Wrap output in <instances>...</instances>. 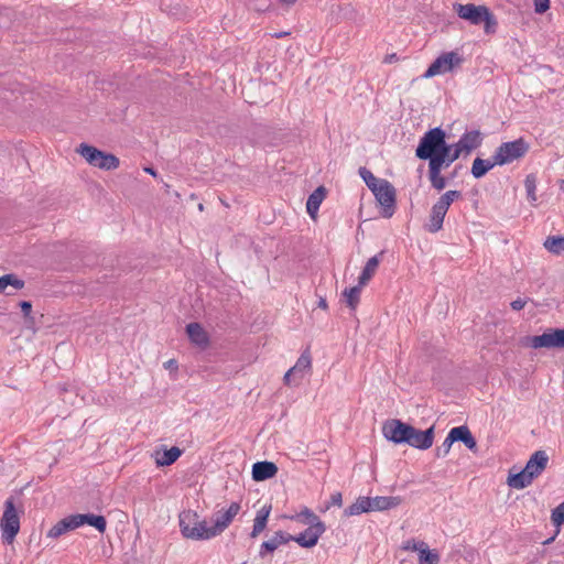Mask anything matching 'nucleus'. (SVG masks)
I'll return each instance as SVG.
<instances>
[{
    "label": "nucleus",
    "instance_id": "a878e982",
    "mask_svg": "<svg viewBox=\"0 0 564 564\" xmlns=\"http://www.w3.org/2000/svg\"><path fill=\"white\" fill-rule=\"evenodd\" d=\"M182 455V451L173 446L169 449L156 451L154 454V460L158 466H170L176 462Z\"/></svg>",
    "mask_w": 564,
    "mask_h": 564
},
{
    "label": "nucleus",
    "instance_id": "4468645a",
    "mask_svg": "<svg viewBox=\"0 0 564 564\" xmlns=\"http://www.w3.org/2000/svg\"><path fill=\"white\" fill-rule=\"evenodd\" d=\"M412 426L397 419L388 420L382 425L383 436L394 444H405Z\"/></svg>",
    "mask_w": 564,
    "mask_h": 564
},
{
    "label": "nucleus",
    "instance_id": "3c124183",
    "mask_svg": "<svg viewBox=\"0 0 564 564\" xmlns=\"http://www.w3.org/2000/svg\"><path fill=\"white\" fill-rule=\"evenodd\" d=\"M560 189L564 193V180L560 182Z\"/></svg>",
    "mask_w": 564,
    "mask_h": 564
},
{
    "label": "nucleus",
    "instance_id": "412c9836",
    "mask_svg": "<svg viewBox=\"0 0 564 564\" xmlns=\"http://www.w3.org/2000/svg\"><path fill=\"white\" fill-rule=\"evenodd\" d=\"M278 473V467L272 462H257L252 466V478L256 481H263L274 477Z\"/></svg>",
    "mask_w": 564,
    "mask_h": 564
},
{
    "label": "nucleus",
    "instance_id": "a19ab883",
    "mask_svg": "<svg viewBox=\"0 0 564 564\" xmlns=\"http://www.w3.org/2000/svg\"><path fill=\"white\" fill-rule=\"evenodd\" d=\"M453 444L454 442L451 441V436L447 434L443 444L436 449V456L445 457L449 453Z\"/></svg>",
    "mask_w": 564,
    "mask_h": 564
},
{
    "label": "nucleus",
    "instance_id": "49530a36",
    "mask_svg": "<svg viewBox=\"0 0 564 564\" xmlns=\"http://www.w3.org/2000/svg\"><path fill=\"white\" fill-rule=\"evenodd\" d=\"M164 367H165L166 369H174V368H176V361H175V360H173V359H171V360H169V361H166V362L164 364Z\"/></svg>",
    "mask_w": 564,
    "mask_h": 564
},
{
    "label": "nucleus",
    "instance_id": "f3484780",
    "mask_svg": "<svg viewBox=\"0 0 564 564\" xmlns=\"http://www.w3.org/2000/svg\"><path fill=\"white\" fill-rule=\"evenodd\" d=\"M434 441V426L425 431L416 430L412 426V432H409L408 441L405 444L417 448V449H429L433 445Z\"/></svg>",
    "mask_w": 564,
    "mask_h": 564
},
{
    "label": "nucleus",
    "instance_id": "c85d7f7f",
    "mask_svg": "<svg viewBox=\"0 0 564 564\" xmlns=\"http://www.w3.org/2000/svg\"><path fill=\"white\" fill-rule=\"evenodd\" d=\"M76 517H77L79 528L83 527L84 524H88V525L94 527L100 533H104L106 531L107 522H106L105 517H102V516H97V514H93V513H87V514L78 513V514H76Z\"/></svg>",
    "mask_w": 564,
    "mask_h": 564
},
{
    "label": "nucleus",
    "instance_id": "a211bd4d",
    "mask_svg": "<svg viewBox=\"0 0 564 564\" xmlns=\"http://www.w3.org/2000/svg\"><path fill=\"white\" fill-rule=\"evenodd\" d=\"M453 162H442L434 160L432 163H429V178L431 181L432 186L442 191L446 186V180L442 176V170L448 167Z\"/></svg>",
    "mask_w": 564,
    "mask_h": 564
},
{
    "label": "nucleus",
    "instance_id": "423d86ee",
    "mask_svg": "<svg viewBox=\"0 0 564 564\" xmlns=\"http://www.w3.org/2000/svg\"><path fill=\"white\" fill-rule=\"evenodd\" d=\"M460 197V192L458 191H447L444 193L440 199L433 205L431 209V215L429 223L426 224V229L430 232H437L443 227L444 218L447 214V210L452 203Z\"/></svg>",
    "mask_w": 564,
    "mask_h": 564
},
{
    "label": "nucleus",
    "instance_id": "7c9ffc66",
    "mask_svg": "<svg viewBox=\"0 0 564 564\" xmlns=\"http://www.w3.org/2000/svg\"><path fill=\"white\" fill-rule=\"evenodd\" d=\"M379 264L380 256H373L367 261L358 279L361 285H367L377 272Z\"/></svg>",
    "mask_w": 564,
    "mask_h": 564
},
{
    "label": "nucleus",
    "instance_id": "bb28decb",
    "mask_svg": "<svg viewBox=\"0 0 564 564\" xmlns=\"http://www.w3.org/2000/svg\"><path fill=\"white\" fill-rule=\"evenodd\" d=\"M325 198V189L323 186L317 187L307 198L306 212L312 219H316L321 204Z\"/></svg>",
    "mask_w": 564,
    "mask_h": 564
},
{
    "label": "nucleus",
    "instance_id": "20e7f679",
    "mask_svg": "<svg viewBox=\"0 0 564 564\" xmlns=\"http://www.w3.org/2000/svg\"><path fill=\"white\" fill-rule=\"evenodd\" d=\"M180 529L184 538L194 541L210 540L215 538L213 527L202 520L197 512L187 510L180 514Z\"/></svg>",
    "mask_w": 564,
    "mask_h": 564
},
{
    "label": "nucleus",
    "instance_id": "4be33fe9",
    "mask_svg": "<svg viewBox=\"0 0 564 564\" xmlns=\"http://www.w3.org/2000/svg\"><path fill=\"white\" fill-rule=\"evenodd\" d=\"M291 541V535L282 531H278L268 541H264L259 551L260 557H264L268 553H273L278 547Z\"/></svg>",
    "mask_w": 564,
    "mask_h": 564
},
{
    "label": "nucleus",
    "instance_id": "79ce46f5",
    "mask_svg": "<svg viewBox=\"0 0 564 564\" xmlns=\"http://www.w3.org/2000/svg\"><path fill=\"white\" fill-rule=\"evenodd\" d=\"M534 11L539 14L550 9V0H533Z\"/></svg>",
    "mask_w": 564,
    "mask_h": 564
},
{
    "label": "nucleus",
    "instance_id": "f03ea898",
    "mask_svg": "<svg viewBox=\"0 0 564 564\" xmlns=\"http://www.w3.org/2000/svg\"><path fill=\"white\" fill-rule=\"evenodd\" d=\"M549 456L544 451L534 452L522 470L509 474L507 485L517 490L527 488L545 470Z\"/></svg>",
    "mask_w": 564,
    "mask_h": 564
},
{
    "label": "nucleus",
    "instance_id": "ea45409f",
    "mask_svg": "<svg viewBox=\"0 0 564 564\" xmlns=\"http://www.w3.org/2000/svg\"><path fill=\"white\" fill-rule=\"evenodd\" d=\"M552 522L555 525H561L564 523V502L560 503L553 511L551 516Z\"/></svg>",
    "mask_w": 564,
    "mask_h": 564
},
{
    "label": "nucleus",
    "instance_id": "f257e3e1",
    "mask_svg": "<svg viewBox=\"0 0 564 564\" xmlns=\"http://www.w3.org/2000/svg\"><path fill=\"white\" fill-rule=\"evenodd\" d=\"M451 154L452 145L447 144L446 133L440 127L426 131L415 150V155L421 160H429V163L434 160L452 162Z\"/></svg>",
    "mask_w": 564,
    "mask_h": 564
},
{
    "label": "nucleus",
    "instance_id": "aec40b11",
    "mask_svg": "<svg viewBox=\"0 0 564 564\" xmlns=\"http://www.w3.org/2000/svg\"><path fill=\"white\" fill-rule=\"evenodd\" d=\"M186 333L189 340L199 348H206L209 344V336L204 327L198 323H189L186 326Z\"/></svg>",
    "mask_w": 564,
    "mask_h": 564
},
{
    "label": "nucleus",
    "instance_id": "39448f33",
    "mask_svg": "<svg viewBox=\"0 0 564 564\" xmlns=\"http://www.w3.org/2000/svg\"><path fill=\"white\" fill-rule=\"evenodd\" d=\"M77 152L86 160L88 164L100 170H116L120 164V161L116 155L100 151L89 144L82 143L77 149Z\"/></svg>",
    "mask_w": 564,
    "mask_h": 564
},
{
    "label": "nucleus",
    "instance_id": "58836bf2",
    "mask_svg": "<svg viewBox=\"0 0 564 564\" xmlns=\"http://www.w3.org/2000/svg\"><path fill=\"white\" fill-rule=\"evenodd\" d=\"M423 546H425V542L424 541H419V540H415V539H409V540L404 541L401 544V550L419 553V551Z\"/></svg>",
    "mask_w": 564,
    "mask_h": 564
},
{
    "label": "nucleus",
    "instance_id": "6ab92c4d",
    "mask_svg": "<svg viewBox=\"0 0 564 564\" xmlns=\"http://www.w3.org/2000/svg\"><path fill=\"white\" fill-rule=\"evenodd\" d=\"M79 528L76 514L63 518L47 531V538L57 539L68 531Z\"/></svg>",
    "mask_w": 564,
    "mask_h": 564
},
{
    "label": "nucleus",
    "instance_id": "7ed1b4c3",
    "mask_svg": "<svg viewBox=\"0 0 564 564\" xmlns=\"http://www.w3.org/2000/svg\"><path fill=\"white\" fill-rule=\"evenodd\" d=\"M454 10L460 19L473 25L484 23V31L486 34H492L497 30V20L486 6L455 3Z\"/></svg>",
    "mask_w": 564,
    "mask_h": 564
},
{
    "label": "nucleus",
    "instance_id": "9d476101",
    "mask_svg": "<svg viewBox=\"0 0 564 564\" xmlns=\"http://www.w3.org/2000/svg\"><path fill=\"white\" fill-rule=\"evenodd\" d=\"M528 144L523 139L502 143L495 152L496 163L505 165L522 158L528 152Z\"/></svg>",
    "mask_w": 564,
    "mask_h": 564
},
{
    "label": "nucleus",
    "instance_id": "f704fd0d",
    "mask_svg": "<svg viewBox=\"0 0 564 564\" xmlns=\"http://www.w3.org/2000/svg\"><path fill=\"white\" fill-rule=\"evenodd\" d=\"M417 554L419 564H438L440 562V554L435 550H430L426 543Z\"/></svg>",
    "mask_w": 564,
    "mask_h": 564
},
{
    "label": "nucleus",
    "instance_id": "6e6552de",
    "mask_svg": "<svg viewBox=\"0 0 564 564\" xmlns=\"http://www.w3.org/2000/svg\"><path fill=\"white\" fill-rule=\"evenodd\" d=\"M0 527L3 541L8 544L12 543L20 530V517L12 499H8L4 503Z\"/></svg>",
    "mask_w": 564,
    "mask_h": 564
},
{
    "label": "nucleus",
    "instance_id": "cd10ccee",
    "mask_svg": "<svg viewBox=\"0 0 564 564\" xmlns=\"http://www.w3.org/2000/svg\"><path fill=\"white\" fill-rule=\"evenodd\" d=\"M496 165H498V163H496L495 155L487 160L476 158L471 165V174L475 178H481Z\"/></svg>",
    "mask_w": 564,
    "mask_h": 564
},
{
    "label": "nucleus",
    "instance_id": "b1692460",
    "mask_svg": "<svg viewBox=\"0 0 564 564\" xmlns=\"http://www.w3.org/2000/svg\"><path fill=\"white\" fill-rule=\"evenodd\" d=\"M272 506L270 503L262 506L256 513V518L253 520V527L251 531V538H257L260 535L268 523L269 516L271 513Z\"/></svg>",
    "mask_w": 564,
    "mask_h": 564
},
{
    "label": "nucleus",
    "instance_id": "4c0bfd02",
    "mask_svg": "<svg viewBox=\"0 0 564 564\" xmlns=\"http://www.w3.org/2000/svg\"><path fill=\"white\" fill-rule=\"evenodd\" d=\"M528 199L531 202V204H535L536 202V195H535V178L531 175L527 176L524 182Z\"/></svg>",
    "mask_w": 564,
    "mask_h": 564
},
{
    "label": "nucleus",
    "instance_id": "de8ad7c7",
    "mask_svg": "<svg viewBox=\"0 0 564 564\" xmlns=\"http://www.w3.org/2000/svg\"><path fill=\"white\" fill-rule=\"evenodd\" d=\"M297 0H279L280 3L285 6L294 4Z\"/></svg>",
    "mask_w": 564,
    "mask_h": 564
},
{
    "label": "nucleus",
    "instance_id": "c756f323",
    "mask_svg": "<svg viewBox=\"0 0 564 564\" xmlns=\"http://www.w3.org/2000/svg\"><path fill=\"white\" fill-rule=\"evenodd\" d=\"M371 500L369 497H358L357 500L345 509L346 517L358 516L365 512H371Z\"/></svg>",
    "mask_w": 564,
    "mask_h": 564
},
{
    "label": "nucleus",
    "instance_id": "473e14b6",
    "mask_svg": "<svg viewBox=\"0 0 564 564\" xmlns=\"http://www.w3.org/2000/svg\"><path fill=\"white\" fill-rule=\"evenodd\" d=\"M543 246L549 252L561 254L564 252V236H550L545 239Z\"/></svg>",
    "mask_w": 564,
    "mask_h": 564
},
{
    "label": "nucleus",
    "instance_id": "393cba45",
    "mask_svg": "<svg viewBox=\"0 0 564 564\" xmlns=\"http://www.w3.org/2000/svg\"><path fill=\"white\" fill-rule=\"evenodd\" d=\"M372 511H386L397 508L401 505L402 499L399 496H377L370 498Z\"/></svg>",
    "mask_w": 564,
    "mask_h": 564
},
{
    "label": "nucleus",
    "instance_id": "72a5a7b5",
    "mask_svg": "<svg viewBox=\"0 0 564 564\" xmlns=\"http://www.w3.org/2000/svg\"><path fill=\"white\" fill-rule=\"evenodd\" d=\"M364 286L365 285H361L360 282L358 281V285L346 289L344 291V293H343L344 297L346 300L347 305L350 308L355 310L356 306L358 305L359 299H360V293H361V290Z\"/></svg>",
    "mask_w": 564,
    "mask_h": 564
},
{
    "label": "nucleus",
    "instance_id": "37998d69",
    "mask_svg": "<svg viewBox=\"0 0 564 564\" xmlns=\"http://www.w3.org/2000/svg\"><path fill=\"white\" fill-rule=\"evenodd\" d=\"M330 503L333 506H338L340 507L343 505V497H341V494L340 492H335L330 497Z\"/></svg>",
    "mask_w": 564,
    "mask_h": 564
},
{
    "label": "nucleus",
    "instance_id": "c03bdc74",
    "mask_svg": "<svg viewBox=\"0 0 564 564\" xmlns=\"http://www.w3.org/2000/svg\"><path fill=\"white\" fill-rule=\"evenodd\" d=\"M525 303H527V302H525L524 300H522V299H517V300H514V301H512V302H511V307H512V310H514V311H520V310H522V308L525 306Z\"/></svg>",
    "mask_w": 564,
    "mask_h": 564
},
{
    "label": "nucleus",
    "instance_id": "8fccbe9b",
    "mask_svg": "<svg viewBox=\"0 0 564 564\" xmlns=\"http://www.w3.org/2000/svg\"><path fill=\"white\" fill-rule=\"evenodd\" d=\"M319 306H321L322 308H325V307L327 306V305H326V301L322 299V300L319 301Z\"/></svg>",
    "mask_w": 564,
    "mask_h": 564
},
{
    "label": "nucleus",
    "instance_id": "09e8293b",
    "mask_svg": "<svg viewBox=\"0 0 564 564\" xmlns=\"http://www.w3.org/2000/svg\"><path fill=\"white\" fill-rule=\"evenodd\" d=\"M144 172L153 176L156 175L155 171L152 167H144Z\"/></svg>",
    "mask_w": 564,
    "mask_h": 564
},
{
    "label": "nucleus",
    "instance_id": "0eeeda50",
    "mask_svg": "<svg viewBox=\"0 0 564 564\" xmlns=\"http://www.w3.org/2000/svg\"><path fill=\"white\" fill-rule=\"evenodd\" d=\"M521 345L531 347L534 349L539 348H562L564 347V330L563 329H551L538 336H527L521 339Z\"/></svg>",
    "mask_w": 564,
    "mask_h": 564
},
{
    "label": "nucleus",
    "instance_id": "5701e85b",
    "mask_svg": "<svg viewBox=\"0 0 564 564\" xmlns=\"http://www.w3.org/2000/svg\"><path fill=\"white\" fill-rule=\"evenodd\" d=\"M448 435L451 436V441L463 442L465 446L471 451H474L477 446L474 436L471 435L469 429L465 425L453 427Z\"/></svg>",
    "mask_w": 564,
    "mask_h": 564
},
{
    "label": "nucleus",
    "instance_id": "e433bc0d",
    "mask_svg": "<svg viewBox=\"0 0 564 564\" xmlns=\"http://www.w3.org/2000/svg\"><path fill=\"white\" fill-rule=\"evenodd\" d=\"M13 286L20 290L24 286V282L14 274H6L0 278V293L4 292L7 286Z\"/></svg>",
    "mask_w": 564,
    "mask_h": 564
},
{
    "label": "nucleus",
    "instance_id": "f8f14e48",
    "mask_svg": "<svg viewBox=\"0 0 564 564\" xmlns=\"http://www.w3.org/2000/svg\"><path fill=\"white\" fill-rule=\"evenodd\" d=\"M377 203L381 208V216L390 218L395 212V189L389 181L380 183V185L372 191Z\"/></svg>",
    "mask_w": 564,
    "mask_h": 564
},
{
    "label": "nucleus",
    "instance_id": "9b49d317",
    "mask_svg": "<svg viewBox=\"0 0 564 564\" xmlns=\"http://www.w3.org/2000/svg\"><path fill=\"white\" fill-rule=\"evenodd\" d=\"M481 142L482 135L478 130L466 131L459 140L452 145V162H455L460 156H468L474 150L480 147Z\"/></svg>",
    "mask_w": 564,
    "mask_h": 564
},
{
    "label": "nucleus",
    "instance_id": "dca6fc26",
    "mask_svg": "<svg viewBox=\"0 0 564 564\" xmlns=\"http://www.w3.org/2000/svg\"><path fill=\"white\" fill-rule=\"evenodd\" d=\"M325 531V524H315L313 527H308L306 530L295 536L291 535V540L295 541L302 547L311 549L317 544L319 538L324 534Z\"/></svg>",
    "mask_w": 564,
    "mask_h": 564
},
{
    "label": "nucleus",
    "instance_id": "1a4fd4ad",
    "mask_svg": "<svg viewBox=\"0 0 564 564\" xmlns=\"http://www.w3.org/2000/svg\"><path fill=\"white\" fill-rule=\"evenodd\" d=\"M463 63V57L457 52H445L441 54L425 70L424 78L444 75L452 72Z\"/></svg>",
    "mask_w": 564,
    "mask_h": 564
},
{
    "label": "nucleus",
    "instance_id": "c9c22d12",
    "mask_svg": "<svg viewBox=\"0 0 564 564\" xmlns=\"http://www.w3.org/2000/svg\"><path fill=\"white\" fill-rule=\"evenodd\" d=\"M359 175L360 177L364 180V182L366 183V185L368 186V188L372 192L375 191L379 185L380 183H383L386 182L387 180L384 178H378L376 177L366 167H360L359 169Z\"/></svg>",
    "mask_w": 564,
    "mask_h": 564
},
{
    "label": "nucleus",
    "instance_id": "2eb2a0df",
    "mask_svg": "<svg viewBox=\"0 0 564 564\" xmlns=\"http://www.w3.org/2000/svg\"><path fill=\"white\" fill-rule=\"evenodd\" d=\"M241 505L240 502L234 501L229 505V507L224 510L219 511L216 514V518L214 520L213 527V534L215 536H218L221 534L232 522V520L236 518V516L240 512Z\"/></svg>",
    "mask_w": 564,
    "mask_h": 564
},
{
    "label": "nucleus",
    "instance_id": "2f4dec72",
    "mask_svg": "<svg viewBox=\"0 0 564 564\" xmlns=\"http://www.w3.org/2000/svg\"><path fill=\"white\" fill-rule=\"evenodd\" d=\"M291 519L296 520L303 524L308 527L325 524L311 509L304 508L295 516L291 517Z\"/></svg>",
    "mask_w": 564,
    "mask_h": 564
},
{
    "label": "nucleus",
    "instance_id": "a18cd8bd",
    "mask_svg": "<svg viewBox=\"0 0 564 564\" xmlns=\"http://www.w3.org/2000/svg\"><path fill=\"white\" fill-rule=\"evenodd\" d=\"M21 310L25 316L30 315L32 305L30 302L23 301L20 303Z\"/></svg>",
    "mask_w": 564,
    "mask_h": 564
},
{
    "label": "nucleus",
    "instance_id": "ddd939ff",
    "mask_svg": "<svg viewBox=\"0 0 564 564\" xmlns=\"http://www.w3.org/2000/svg\"><path fill=\"white\" fill-rule=\"evenodd\" d=\"M312 372V358L308 350L302 352L297 358L295 365L290 368L284 377L283 382L286 386H297L300 382Z\"/></svg>",
    "mask_w": 564,
    "mask_h": 564
}]
</instances>
